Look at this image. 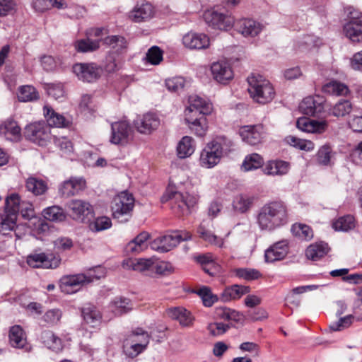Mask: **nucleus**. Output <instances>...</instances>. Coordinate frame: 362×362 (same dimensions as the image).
Returning a JSON list of instances; mask_svg holds the SVG:
<instances>
[{
  "label": "nucleus",
  "mask_w": 362,
  "mask_h": 362,
  "mask_svg": "<svg viewBox=\"0 0 362 362\" xmlns=\"http://www.w3.org/2000/svg\"><path fill=\"white\" fill-rule=\"evenodd\" d=\"M212 104L198 95L189 97V105L185 110V120L190 131L203 137L208 129L206 116L212 111Z\"/></svg>",
  "instance_id": "1"
},
{
  "label": "nucleus",
  "mask_w": 362,
  "mask_h": 362,
  "mask_svg": "<svg viewBox=\"0 0 362 362\" xmlns=\"http://www.w3.org/2000/svg\"><path fill=\"white\" fill-rule=\"evenodd\" d=\"M288 221L286 205L281 201H274L264 205L257 216V223L262 230H273Z\"/></svg>",
  "instance_id": "2"
},
{
  "label": "nucleus",
  "mask_w": 362,
  "mask_h": 362,
  "mask_svg": "<svg viewBox=\"0 0 362 362\" xmlns=\"http://www.w3.org/2000/svg\"><path fill=\"white\" fill-rule=\"evenodd\" d=\"M233 144L225 136H218L208 143L202 151L199 163L201 166L211 168L216 165L221 158L229 153L233 148Z\"/></svg>",
  "instance_id": "3"
},
{
  "label": "nucleus",
  "mask_w": 362,
  "mask_h": 362,
  "mask_svg": "<svg viewBox=\"0 0 362 362\" xmlns=\"http://www.w3.org/2000/svg\"><path fill=\"white\" fill-rule=\"evenodd\" d=\"M248 92L250 97L257 103L266 104L275 97L272 84L261 75L252 74L247 78Z\"/></svg>",
  "instance_id": "4"
},
{
  "label": "nucleus",
  "mask_w": 362,
  "mask_h": 362,
  "mask_svg": "<svg viewBox=\"0 0 362 362\" xmlns=\"http://www.w3.org/2000/svg\"><path fill=\"white\" fill-rule=\"evenodd\" d=\"M198 198L195 195L188 193L168 189L161 198L162 202H170L173 211L177 216H183L189 212V209L197 202Z\"/></svg>",
  "instance_id": "5"
},
{
  "label": "nucleus",
  "mask_w": 362,
  "mask_h": 362,
  "mask_svg": "<svg viewBox=\"0 0 362 362\" xmlns=\"http://www.w3.org/2000/svg\"><path fill=\"white\" fill-rule=\"evenodd\" d=\"M134 198L132 194L123 191L115 196L112 202V216L119 223H126L132 217L134 207Z\"/></svg>",
  "instance_id": "6"
},
{
  "label": "nucleus",
  "mask_w": 362,
  "mask_h": 362,
  "mask_svg": "<svg viewBox=\"0 0 362 362\" xmlns=\"http://www.w3.org/2000/svg\"><path fill=\"white\" fill-rule=\"evenodd\" d=\"M150 336L141 329L134 331L123 342V351L129 358H134L146 350Z\"/></svg>",
  "instance_id": "7"
},
{
  "label": "nucleus",
  "mask_w": 362,
  "mask_h": 362,
  "mask_svg": "<svg viewBox=\"0 0 362 362\" xmlns=\"http://www.w3.org/2000/svg\"><path fill=\"white\" fill-rule=\"evenodd\" d=\"M191 238V235L186 231H174L158 237L151 244V248L159 252H166L176 247L181 241Z\"/></svg>",
  "instance_id": "8"
},
{
  "label": "nucleus",
  "mask_w": 362,
  "mask_h": 362,
  "mask_svg": "<svg viewBox=\"0 0 362 362\" xmlns=\"http://www.w3.org/2000/svg\"><path fill=\"white\" fill-rule=\"evenodd\" d=\"M25 137L39 146H47L52 139L50 127L45 122L28 124L24 131Z\"/></svg>",
  "instance_id": "9"
},
{
  "label": "nucleus",
  "mask_w": 362,
  "mask_h": 362,
  "mask_svg": "<svg viewBox=\"0 0 362 362\" xmlns=\"http://www.w3.org/2000/svg\"><path fill=\"white\" fill-rule=\"evenodd\" d=\"M204 18L207 24L214 28L226 30L234 25L235 20L228 11L214 8L204 12Z\"/></svg>",
  "instance_id": "10"
},
{
  "label": "nucleus",
  "mask_w": 362,
  "mask_h": 362,
  "mask_svg": "<svg viewBox=\"0 0 362 362\" xmlns=\"http://www.w3.org/2000/svg\"><path fill=\"white\" fill-rule=\"evenodd\" d=\"M132 138V129L130 124L126 120H120L111 124V135L110 141L115 145L124 146Z\"/></svg>",
  "instance_id": "11"
},
{
  "label": "nucleus",
  "mask_w": 362,
  "mask_h": 362,
  "mask_svg": "<svg viewBox=\"0 0 362 362\" xmlns=\"http://www.w3.org/2000/svg\"><path fill=\"white\" fill-rule=\"evenodd\" d=\"M72 70L79 80L88 83L95 81L102 74V68L93 62L76 63Z\"/></svg>",
  "instance_id": "12"
},
{
  "label": "nucleus",
  "mask_w": 362,
  "mask_h": 362,
  "mask_svg": "<svg viewBox=\"0 0 362 362\" xmlns=\"http://www.w3.org/2000/svg\"><path fill=\"white\" fill-rule=\"evenodd\" d=\"M28 264L33 268L54 269L60 263V259L52 253H33L27 257Z\"/></svg>",
  "instance_id": "13"
},
{
  "label": "nucleus",
  "mask_w": 362,
  "mask_h": 362,
  "mask_svg": "<svg viewBox=\"0 0 362 362\" xmlns=\"http://www.w3.org/2000/svg\"><path fill=\"white\" fill-rule=\"evenodd\" d=\"M239 134L244 142L254 146L262 142L266 135V130L262 124L245 125L240 129Z\"/></svg>",
  "instance_id": "14"
},
{
  "label": "nucleus",
  "mask_w": 362,
  "mask_h": 362,
  "mask_svg": "<svg viewBox=\"0 0 362 362\" xmlns=\"http://www.w3.org/2000/svg\"><path fill=\"white\" fill-rule=\"evenodd\" d=\"M90 276H86L85 274L66 275L60 279L59 288L62 292L66 294H73L76 293L81 286L86 284Z\"/></svg>",
  "instance_id": "15"
},
{
  "label": "nucleus",
  "mask_w": 362,
  "mask_h": 362,
  "mask_svg": "<svg viewBox=\"0 0 362 362\" xmlns=\"http://www.w3.org/2000/svg\"><path fill=\"white\" fill-rule=\"evenodd\" d=\"M211 71L214 79L222 84L228 83L234 76L231 65L226 60L214 62L211 66Z\"/></svg>",
  "instance_id": "16"
},
{
  "label": "nucleus",
  "mask_w": 362,
  "mask_h": 362,
  "mask_svg": "<svg viewBox=\"0 0 362 362\" xmlns=\"http://www.w3.org/2000/svg\"><path fill=\"white\" fill-rule=\"evenodd\" d=\"M183 45L189 49H204L209 47V37L204 33L189 32L182 37Z\"/></svg>",
  "instance_id": "17"
},
{
  "label": "nucleus",
  "mask_w": 362,
  "mask_h": 362,
  "mask_svg": "<svg viewBox=\"0 0 362 362\" xmlns=\"http://www.w3.org/2000/svg\"><path fill=\"white\" fill-rule=\"evenodd\" d=\"M160 125V119L152 113L144 115L134 121V126L141 134H149Z\"/></svg>",
  "instance_id": "18"
},
{
  "label": "nucleus",
  "mask_w": 362,
  "mask_h": 362,
  "mask_svg": "<svg viewBox=\"0 0 362 362\" xmlns=\"http://www.w3.org/2000/svg\"><path fill=\"white\" fill-rule=\"evenodd\" d=\"M39 340L46 348L55 353H60L64 349L62 339L52 330H42L39 335Z\"/></svg>",
  "instance_id": "19"
},
{
  "label": "nucleus",
  "mask_w": 362,
  "mask_h": 362,
  "mask_svg": "<svg viewBox=\"0 0 362 362\" xmlns=\"http://www.w3.org/2000/svg\"><path fill=\"white\" fill-rule=\"evenodd\" d=\"M169 317L177 320L180 325L184 327L193 326L194 317L192 313L183 307H172L166 310Z\"/></svg>",
  "instance_id": "20"
},
{
  "label": "nucleus",
  "mask_w": 362,
  "mask_h": 362,
  "mask_svg": "<svg viewBox=\"0 0 362 362\" xmlns=\"http://www.w3.org/2000/svg\"><path fill=\"white\" fill-rule=\"evenodd\" d=\"M327 126V122L325 120L317 121L308 117L298 118L296 122L298 129L308 133H322Z\"/></svg>",
  "instance_id": "21"
},
{
  "label": "nucleus",
  "mask_w": 362,
  "mask_h": 362,
  "mask_svg": "<svg viewBox=\"0 0 362 362\" xmlns=\"http://www.w3.org/2000/svg\"><path fill=\"white\" fill-rule=\"evenodd\" d=\"M0 136L7 140L17 141L21 138V129L17 122L9 118L0 124Z\"/></svg>",
  "instance_id": "22"
},
{
  "label": "nucleus",
  "mask_w": 362,
  "mask_h": 362,
  "mask_svg": "<svg viewBox=\"0 0 362 362\" xmlns=\"http://www.w3.org/2000/svg\"><path fill=\"white\" fill-rule=\"evenodd\" d=\"M86 187V180L83 178H71L62 183L59 192L62 197L74 196Z\"/></svg>",
  "instance_id": "23"
},
{
  "label": "nucleus",
  "mask_w": 362,
  "mask_h": 362,
  "mask_svg": "<svg viewBox=\"0 0 362 362\" xmlns=\"http://www.w3.org/2000/svg\"><path fill=\"white\" fill-rule=\"evenodd\" d=\"M288 252V247L286 241L276 243L265 251V261L272 263L281 260L287 255Z\"/></svg>",
  "instance_id": "24"
},
{
  "label": "nucleus",
  "mask_w": 362,
  "mask_h": 362,
  "mask_svg": "<svg viewBox=\"0 0 362 362\" xmlns=\"http://www.w3.org/2000/svg\"><path fill=\"white\" fill-rule=\"evenodd\" d=\"M237 30L245 37H255L262 30V25L250 18H243L235 23Z\"/></svg>",
  "instance_id": "25"
},
{
  "label": "nucleus",
  "mask_w": 362,
  "mask_h": 362,
  "mask_svg": "<svg viewBox=\"0 0 362 362\" xmlns=\"http://www.w3.org/2000/svg\"><path fill=\"white\" fill-rule=\"evenodd\" d=\"M43 111L47 126L49 127H66L71 124L69 118L55 112L49 106L45 105L43 108Z\"/></svg>",
  "instance_id": "26"
},
{
  "label": "nucleus",
  "mask_w": 362,
  "mask_h": 362,
  "mask_svg": "<svg viewBox=\"0 0 362 362\" xmlns=\"http://www.w3.org/2000/svg\"><path fill=\"white\" fill-rule=\"evenodd\" d=\"M107 308L113 316H120L129 313L132 309V305L129 298L117 296L110 301Z\"/></svg>",
  "instance_id": "27"
},
{
  "label": "nucleus",
  "mask_w": 362,
  "mask_h": 362,
  "mask_svg": "<svg viewBox=\"0 0 362 362\" xmlns=\"http://www.w3.org/2000/svg\"><path fill=\"white\" fill-rule=\"evenodd\" d=\"M299 108L303 114L313 116L322 110V99L319 97H306L300 103Z\"/></svg>",
  "instance_id": "28"
},
{
  "label": "nucleus",
  "mask_w": 362,
  "mask_h": 362,
  "mask_svg": "<svg viewBox=\"0 0 362 362\" xmlns=\"http://www.w3.org/2000/svg\"><path fill=\"white\" fill-rule=\"evenodd\" d=\"M153 14V7L148 2L138 4L131 12L130 18L134 22L139 23L150 19Z\"/></svg>",
  "instance_id": "29"
},
{
  "label": "nucleus",
  "mask_w": 362,
  "mask_h": 362,
  "mask_svg": "<svg viewBox=\"0 0 362 362\" xmlns=\"http://www.w3.org/2000/svg\"><path fill=\"white\" fill-rule=\"evenodd\" d=\"M9 341L13 347L25 349V351L30 349V348L28 347L25 334L22 327L19 325H14L10 328Z\"/></svg>",
  "instance_id": "30"
},
{
  "label": "nucleus",
  "mask_w": 362,
  "mask_h": 362,
  "mask_svg": "<svg viewBox=\"0 0 362 362\" xmlns=\"http://www.w3.org/2000/svg\"><path fill=\"white\" fill-rule=\"evenodd\" d=\"M329 247L325 242H317L310 245L305 250V256L312 261H318L329 251Z\"/></svg>",
  "instance_id": "31"
},
{
  "label": "nucleus",
  "mask_w": 362,
  "mask_h": 362,
  "mask_svg": "<svg viewBox=\"0 0 362 362\" xmlns=\"http://www.w3.org/2000/svg\"><path fill=\"white\" fill-rule=\"evenodd\" d=\"M25 187L35 196H40L46 193L48 185L46 180L35 175H31L26 179Z\"/></svg>",
  "instance_id": "32"
},
{
  "label": "nucleus",
  "mask_w": 362,
  "mask_h": 362,
  "mask_svg": "<svg viewBox=\"0 0 362 362\" xmlns=\"http://www.w3.org/2000/svg\"><path fill=\"white\" fill-rule=\"evenodd\" d=\"M74 218H83L90 214L93 209L91 205L85 201L80 199L72 200L69 204Z\"/></svg>",
  "instance_id": "33"
},
{
  "label": "nucleus",
  "mask_w": 362,
  "mask_h": 362,
  "mask_svg": "<svg viewBox=\"0 0 362 362\" xmlns=\"http://www.w3.org/2000/svg\"><path fill=\"white\" fill-rule=\"evenodd\" d=\"M290 169V164L288 162L276 160L269 161L263 172L267 175H286Z\"/></svg>",
  "instance_id": "34"
},
{
  "label": "nucleus",
  "mask_w": 362,
  "mask_h": 362,
  "mask_svg": "<svg viewBox=\"0 0 362 362\" xmlns=\"http://www.w3.org/2000/svg\"><path fill=\"white\" fill-rule=\"evenodd\" d=\"M353 110V105L350 100L340 99L328 110L329 115L339 118L344 117L350 114Z\"/></svg>",
  "instance_id": "35"
},
{
  "label": "nucleus",
  "mask_w": 362,
  "mask_h": 362,
  "mask_svg": "<svg viewBox=\"0 0 362 362\" xmlns=\"http://www.w3.org/2000/svg\"><path fill=\"white\" fill-rule=\"evenodd\" d=\"M345 35L353 42H362V21H348L344 25Z\"/></svg>",
  "instance_id": "36"
},
{
  "label": "nucleus",
  "mask_w": 362,
  "mask_h": 362,
  "mask_svg": "<svg viewBox=\"0 0 362 362\" xmlns=\"http://www.w3.org/2000/svg\"><path fill=\"white\" fill-rule=\"evenodd\" d=\"M17 216L9 211H4L0 214V233L8 235L16 227Z\"/></svg>",
  "instance_id": "37"
},
{
  "label": "nucleus",
  "mask_w": 362,
  "mask_h": 362,
  "mask_svg": "<svg viewBox=\"0 0 362 362\" xmlns=\"http://www.w3.org/2000/svg\"><path fill=\"white\" fill-rule=\"evenodd\" d=\"M83 320L86 324L92 327H98L102 320L100 311L94 305H89L82 310Z\"/></svg>",
  "instance_id": "38"
},
{
  "label": "nucleus",
  "mask_w": 362,
  "mask_h": 362,
  "mask_svg": "<svg viewBox=\"0 0 362 362\" xmlns=\"http://www.w3.org/2000/svg\"><path fill=\"white\" fill-rule=\"evenodd\" d=\"M322 91L332 95L346 96L349 93V88L340 81L332 80L322 86Z\"/></svg>",
  "instance_id": "39"
},
{
  "label": "nucleus",
  "mask_w": 362,
  "mask_h": 362,
  "mask_svg": "<svg viewBox=\"0 0 362 362\" xmlns=\"http://www.w3.org/2000/svg\"><path fill=\"white\" fill-rule=\"evenodd\" d=\"M195 150V143L192 137L183 136L177 146V153L180 158L189 157Z\"/></svg>",
  "instance_id": "40"
},
{
  "label": "nucleus",
  "mask_w": 362,
  "mask_h": 362,
  "mask_svg": "<svg viewBox=\"0 0 362 362\" xmlns=\"http://www.w3.org/2000/svg\"><path fill=\"white\" fill-rule=\"evenodd\" d=\"M250 288L247 286L234 284L226 287L223 293L222 298L224 300H230L232 299H238L243 295L250 293Z\"/></svg>",
  "instance_id": "41"
},
{
  "label": "nucleus",
  "mask_w": 362,
  "mask_h": 362,
  "mask_svg": "<svg viewBox=\"0 0 362 362\" xmlns=\"http://www.w3.org/2000/svg\"><path fill=\"white\" fill-rule=\"evenodd\" d=\"M104 43L111 48V52L114 54H119L127 48L126 39L119 35H111L104 39Z\"/></svg>",
  "instance_id": "42"
},
{
  "label": "nucleus",
  "mask_w": 362,
  "mask_h": 362,
  "mask_svg": "<svg viewBox=\"0 0 362 362\" xmlns=\"http://www.w3.org/2000/svg\"><path fill=\"white\" fill-rule=\"evenodd\" d=\"M45 219L53 222H62L66 219V214L64 209L57 205L47 207L42 211Z\"/></svg>",
  "instance_id": "43"
},
{
  "label": "nucleus",
  "mask_w": 362,
  "mask_h": 362,
  "mask_svg": "<svg viewBox=\"0 0 362 362\" xmlns=\"http://www.w3.org/2000/svg\"><path fill=\"white\" fill-rule=\"evenodd\" d=\"M216 315L219 319L227 321L238 322L243 320V315L242 313L226 307L216 308Z\"/></svg>",
  "instance_id": "44"
},
{
  "label": "nucleus",
  "mask_w": 362,
  "mask_h": 362,
  "mask_svg": "<svg viewBox=\"0 0 362 362\" xmlns=\"http://www.w3.org/2000/svg\"><path fill=\"white\" fill-rule=\"evenodd\" d=\"M263 164V158L255 153L245 156L241 168L244 171H250L262 167Z\"/></svg>",
  "instance_id": "45"
},
{
  "label": "nucleus",
  "mask_w": 362,
  "mask_h": 362,
  "mask_svg": "<svg viewBox=\"0 0 362 362\" xmlns=\"http://www.w3.org/2000/svg\"><path fill=\"white\" fill-rule=\"evenodd\" d=\"M291 232L296 237L303 240H310L313 238L312 228L303 223H295L291 227Z\"/></svg>",
  "instance_id": "46"
},
{
  "label": "nucleus",
  "mask_w": 362,
  "mask_h": 362,
  "mask_svg": "<svg viewBox=\"0 0 362 362\" xmlns=\"http://www.w3.org/2000/svg\"><path fill=\"white\" fill-rule=\"evenodd\" d=\"M355 226L354 218L351 215L339 217L332 223V227L335 230L348 231Z\"/></svg>",
  "instance_id": "47"
},
{
  "label": "nucleus",
  "mask_w": 362,
  "mask_h": 362,
  "mask_svg": "<svg viewBox=\"0 0 362 362\" xmlns=\"http://www.w3.org/2000/svg\"><path fill=\"white\" fill-rule=\"evenodd\" d=\"M253 198L247 194H239L233 200V205L235 210L244 213L252 206Z\"/></svg>",
  "instance_id": "48"
},
{
  "label": "nucleus",
  "mask_w": 362,
  "mask_h": 362,
  "mask_svg": "<svg viewBox=\"0 0 362 362\" xmlns=\"http://www.w3.org/2000/svg\"><path fill=\"white\" fill-rule=\"evenodd\" d=\"M18 98L20 101L29 102L37 100L39 94L34 86L27 85L20 87Z\"/></svg>",
  "instance_id": "49"
},
{
  "label": "nucleus",
  "mask_w": 362,
  "mask_h": 362,
  "mask_svg": "<svg viewBox=\"0 0 362 362\" xmlns=\"http://www.w3.org/2000/svg\"><path fill=\"white\" fill-rule=\"evenodd\" d=\"M74 47L79 52H93L99 48L100 40H93L89 38L86 40H79L75 42Z\"/></svg>",
  "instance_id": "50"
},
{
  "label": "nucleus",
  "mask_w": 362,
  "mask_h": 362,
  "mask_svg": "<svg viewBox=\"0 0 362 362\" xmlns=\"http://www.w3.org/2000/svg\"><path fill=\"white\" fill-rule=\"evenodd\" d=\"M286 140L291 146L305 151H311L315 147L314 144L311 141L299 139L293 136H287Z\"/></svg>",
  "instance_id": "51"
},
{
  "label": "nucleus",
  "mask_w": 362,
  "mask_h": 362,
  "mask_svg": "<svg viewBox=\"0 0 362 362\" xmlns=\"http://www.w3.org/2000/svg\"><path fill=\"white\" fill-rule=\"evenodd\" d=\"M21 203L22 202L21 201L19 195L17 194H13L6 199L4 211H9V213H13L18 217Z\"/></svg>",
  "instance_id": "52"
},
{
  "label": "nucleus",
  "mask_w": 362,
  "mask_h": 362,
  "mask_svg": "<svg viewBox=\"0 0 362 362\" xmlns=\"http://www.w3.org/2000/svg\"><path fill=\"white\" fill-rule=\"evenodd\" d=\"M235 274L236 276L246 281L257 280L262 276L259 271L252 268H238L235 269Z\"/></svg>",
  "instance_id": "53"
},
{
  "label": "nucleus",
  "mask_w": 362,
  "mask_h": 362,
  "mask_svg": "<svg viewBox=\"0 0 362 362\" xmlns=\"http://www.w3.org/2000/svg\"><path fill=\"white\" fill-rule=\"evenodd\" d=\"M154 264V258L148 259H137L131 262L130 267L134 271L144 272L148 270H153Z\"/></svg>",
  "instance_id": "54"
},
{
  "label": "nucleus",
  "mask_w": 362,
  "mask_h": 362,
  "mask_svg": "<svg viewBox=\"0 0 362 362\" xmlns=\"http://www.w3.org/2000/svg\"><path fill=\"white\" fill-rule=\"evenodd\" d=\"M62 317V312L59 308H53L48 310L42 316V320L48 326H54L57 325Z\"/></svg>",
  "instance_id": "55"
},
{
  "label": "nucleus",
  "mask_w": 362,
  "mask_h": 362,
  "mask_svg": "<svg viewBox=\"0 0 362 362\" xmlns=\"http://www.w3.org/2000/svg\"><path fill=\"white\" fill-rule=\"evenodd\" d=\"M197 294L206 307H211L218 300V297L211 293L209 288L204 286L197 291Z\"/></svg>",
  "instance_id": "56"
},
{
  "label": "nucleus",
  "mask_w": 362,
  "mask_h": 362,
  "mask_svg": "<svg viewBox=\"0 0 362 362\" xmlns=\"http://www.w3.org/2000/svg\"><path fill=\"white\" fill-rule=\"evenodd\" d=\"M112 226V221L107 216H101L96 218L90 225V229L94 232H99L107 230Z\"/></svg>",
  "instance_id": "57"
},
{
  "label": "nucleus",
  "mask_w": 362,
  "mask_h": 362,
  "mask_svg": "<svg viewBox=\"0 0 362 362\" xmlns=\"http://www.w3.org/2000/svg\"><path fill=\"white\" fill-rule=\"evenodd\" d=\"M332 151L329 146H322L317 151L316 159L319 164L328 165L331 164Z\"/></svg>",
  "instance_id": "58"
},
{
  "label": "nucleus",
  "mask_w": 362,
  "mask_h": 362,
  "mask_svg": "<svg viewBox=\"0 0 362 362\" xmlns=\"http://www.w3.org/2000/svg\"><path fill=\"white\" fill-rule=\"evenodd\" d=\"M45 89L47 92V94L56 100L62 98L64 96L65 92L64 86L62 83H47Z\"/></svg>",
  "instance_id": "59"
},
{
  "label": "nucleus",
  "mask_w": 362,
  "mask_h": 362,
  "mask_svg": "<svg viewBox=\"0 0 362 362\" xmlns=\"http://www.w3.org/2000/svg\"><path fill=\"white\" fill-rule=\"evenodd\" d=\"M185 85V79L182 76H176L165 81V86L171 92L178 93L183 90Z\"/></svg>",
  "instance_id": "60"
},
{
  "label": "nucleus",
  "mask_w": 362,
  "mask_h": 362,
  "mask_svg": "<svg viewBox=\"0 0 362 362\" xmlns=\"http://www.w3.org/2000/svg\"><path fill=\"white\" fill-rule=\"evenodd\" d=\"M146 59L151 64H159L163 60L162 50L157 46L152 47L146 54Z\"/></svg>",
  "instance_id": "61"
},
{
  "label": "nucleus",
  "mask_w": 362,
  "mask_h": 362,
  "mask_svg": "<svg viewBox=\"0 0 362 362\" xmlns=\"http://www.w3.org/2000/svg\"><path fill=\"white\" fill-rule=\"evenodd\" d=\"M197 232L199 234V236L204 240L208 241L210 243L215 244L219 247L222 246V239L218 238L216 235L211 233L210 231L206 230L202 226H199Z\"/></svg>",
  "instance_id": "62"
},
{
  "label": "nucleus",
  "mask_w": 362,
  "mask_h": 362,
  "mask_svg": "<svg viewBox=\"0 0 362 362\" xmlns=\"http://www.w3.org/2000/svg\"><path fill=\"white\" fill-rule=\"evenodd\" d=\"M119 64V59L117 58L113 53H110L105 59V69L109 73L115 72L118 70Z\"/></svg>",
  "instance_id": "63"
},
{
  "label": "nucleus",
  "mask_w": 362,
  "mask_h": 362,
  "mask_svg": "<svg viewBox=\"0 0 362 362\" xmlns=\"http://www.w3.org/2000/svg\"><path fill=\"white\" fill-rule=\"evenodd\" d=\"M229 327V325L222 322H214L209 324L207 329L211 335L219 336L226 333Z\"/></svg>",
  "instance_id": "64"
}]
</instances>
